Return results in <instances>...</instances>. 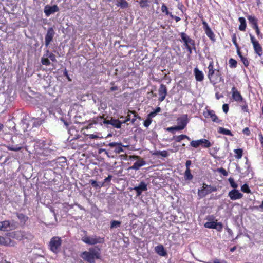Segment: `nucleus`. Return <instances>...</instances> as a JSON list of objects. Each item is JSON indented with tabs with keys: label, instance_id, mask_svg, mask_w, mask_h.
Segmentation results:
<instances>
[{
	"label": "nucleus",
	"instance_id": "9",
	"mask_svg": "<svg viewBox=\"0 0 263 263\" xmlns=\"http://www.w3.org/2000/svg\"><path fill=\"white\" fill-rule=\"evenodd\" d=\"M228 196L232 200L240 199L243 197V194L236 189H233L228 193Z\"/></svg>",
	"mask_w": 263,
	"mask_h": 263
},
{
	"label": "nucleus",
	"instance_id": "31",
	"mask_svg": "<svg viewBox=\"0 0 263 263\" xmlns=\"http://www.w3.org/2000/svg\"><path fill=\"white\" fill-rule=\"evenodd\" d=\"M174 138L175 139V141L177 142H179L181 140H182L184 139H187L189 140H190V138L187 136H186L185 135H180L179 136L174 137Z\"/></svg>",
	"mask_w": 263,
	"mask_h": 263
},
{
	"label": "nucleus",
	"instance_id": "2",
	"mask_svg": "<svg viewBox=\"0 0 263 263\" xmlns=\"http://www.w3.org/2000/svg\"><path fill=\"white\" fill-rule=\"evenodd\" d=\"M62 240L58 236L53 237L50 240L49 247L50 250L55 254L58 253L61 249Z\"/></svg>",
	"mask_w": 263,
	"mask_h": 263
},
{
	"label": "nucleus",
	"instance_id": "11",
	"mask_svg": "<svg viewBox=\"0 0 263 263\" xmlns=\"http://www.w3.org/2000/svg\"><path fill=\"white\" fill-rule=\"evenodd\" d=\"M133 190L136 192V195L139 196L142 192L147 191V184L144 182L141 181L138 186H135Z\"/></svg>",
	"mask_w": 263,
	"mask_h": 263
},
{
	"label": "nucleus",
	"instance_id": "27",
	"mask_svg": "<svg viewBox=\"0 0 263 263\" xmlns=\"http://www.w3.org/2000/svg\"><path fill=\"white\" fill-rule=\"evenodd\" d=\"M218 132L219 133L222 134L223 135H229V136H233V134L232 133V132L230 130L224 128L222 127H218Z\"/></svg>",
	"mask_w": 263,
	"mask_h": 263
},
{
	"label": "nucleus",
	"instance_id": "53",
	"mask_svg": "<svg viewBox=\"0 0 263 263\" xmlns=\"http://www.w3.org/2000/svg\"><path fill=\"white\" fill-rule=\"evenodd\" d=\"M42 123V121L41 119H36L35 120V121H34V122H33V124L34 125V126H39Z\"/></svg>",
	"mask_w": 263,
	"mask_h": 263
},
{
	"label": "nucleus",
	"instance_id": "34",
	"mask_svg": "<svg viewBox=\"0 0 263 263\" xmlns=\"http://www.w3.org/2000/svg\"><path fill=\"white\" fill-rule=\"evenodd\" d=\"M237 52L238 55L240 58L241 61L243 62V64L245 65V66H247L249 65V61H248L247 59L243 57L241 55L239 49L237 50Z\"/></svg>",
	"mask_w": 263,
	"mask_h": 263
},
{
	"label": "nucleus",
	"instance_id": "59",
	"mask_svg": "<svg viewBox=\"0 0 263 263\" xmlns=\"http://www.w3.org/2000/svg\"><path fill=\"white\" fill-rule=\"evenodd\" d=\"M111 178H112L111 175H108V176L104 179V182L103 183L110 182L111 179Z\"/></svg>",
	"mask_w": 263,
	"mask_h": 263
},
{
	"label": "nucleus",
	"instance_id": "56",
	"mask_svg": "<svg viewBox=\"0 0 263 263\" xmlns=\"http://www.w3.org/2000/svg\"><path fill=\"white\" fill-rule=\"evenodd\" d=\"M208 70H214V65H213V62H211L208 67Z\"/></svg>",
	"mask_w": 263,
	"mask_h": 263
},
{
	"label": "nucleus",
	"instance_id": "49",
	"mask_svg": "<svg viewBox=\"0 0 263 263\" xmlns=\"http://www.w3.org/2000/svg\"><path fill=\"white\" fill-rule=\"evenodd\" d=\"M232 42L233 43V44L235 45V47H236L237 48V50L239 49V46L238 45V44L237 43V42H236V34H234L233 35V36H232Z\"/></svg>",
	"mask_w": 263,
	"mask_h": 263
},
{
	"label": "nucleus",
	"instance_id": "48",
	"mask_svg": "<svg viewBox=\"0 0 263 263\" xmlns=\"http://www.w3.org/2000/svg\"><path fill=\"white\" fill-rule=\"evenodd\" d=\"M45 55L48 58H49L52 61H56L55 55L53 53H49V54H46Z\"/></svg>",
	"mask_w": 263,
	"mask_h": 263
},
{
	"label": "nucleus",
	"instance_id": "20",
	"mask_svg": "<svg viewBox=\"0 0 263 263\" xmlns=\"http://www.w3.org/2000/svg\"><path fill=\"white\" fill-rule=\"evenodd\" d=\"M0 245L12 246L14 243L9 238H4L0 236Z\"/></svg>",
	"mask_w": 263,
	"mask_h": 263
},
{
	"label": "nucleus",
	"instance_id": "19",
	"mask_svg": "<svg viewBox=\"0 0 263 263\" xmlns=\"http://www.w3.org/2000/svg\"><path fill=\"white\" fill-rule=\"evenodd\" d=\"M146 164L145 161L143 160H140L135 162L133 165L129 167L128 170H139L141 166L145 165Z\"/></svg>",
	"mask_w": 263,
	"mask_h": 263
},
{
	"label": "nucleus",
	"instance_id": "62",
	"mask_svg": "<svg viewBox=\"0 0 263 263\" xmlns=\"http://www.w3.org/2000/svg\"><path fill=\"white\" fill-rule=\"evenodd\" d=\"M119 89V87L118 86H112L110 87V90L111 91L118 90Z\"/></svg>",
	"mask_w": 263,
	"mask_h": 263
},
{
	"label": "nucleus",
	"instance_id": "35",
	"mask_svg": "<svg viewBox=\"0 0 263 263\" xmlns=\"http://www.w3.org/2000/svg\"><path fill=\"white\" fill-rule=\"evenodd\" d=\"M117 5L121 8H125L128 7V3L126 0H118L117 1Z\"/></svg>",
	"mask_w": 263,
	"mask_h": 263
},
{
	"label": "nucleus",
	"instance_id": "5",
	"mask_svg": "<svg viewBox=\"0 0 263 263\" xmlns=\"http://www.w3.org/2000/svg\"><path fill=\"white\" fill-rule=\"evenodd\" d=\"M215 190V189L211 187L210 185H208L204 183L202 189L198 190V194L200 197L202 198Z\"/></svg>",
	"mask_w": 263,
	"mask_h": 263
},
{
	"label": "nucleus",
	"instance_id": "45",
	"mask_svg": "<svg viewBox=\"0 0 263 263\" xmlns=\"http://www.w3.org/2000/svg\"><path fill=\"white\" fill-rule=\"evenodd\" d=\"M161 11L166 15H168L169 14V12H168V8H167L166 6L164 4H163L162 5Z\"/></svg>",
	"mask_w": 263,
	"mask_h": 263
},
{
	"label": "nucleus",
	"instance_id": "41",
	"mask_svg": "<svg viewBox=\"0 0 263 263\" xmlns=\"http://www.w3.org/2000/svg\"><path fill=\"white\" fill-rule=\"evenodd\" d=\"M41 63H42V64L43 65H46V66H49L51 64V63H50L49 60L48 59V57H47V58L43 57L41 59Z\"/></svg>",
	"mask_w": 263,
	"mask_h": 263
},
{
	"label": "nucleus",
	"instance_id": "12",
	"mask_svg": "<svg viewBox=\"0 0 263 263\" xmlns=\"http://www.w3.org/2000/svg\"><path fill=\"white\" fill-rule=\"evenodd\" d=\"M232 96L233 99L238 102H242L243 98L240 93L237 90L236 88L233 86L231 90Z\"/></svg>",
	"mask_w": 263,
	"mask_h": 263
},
{
	"label": "nucleus",
	"instance_id": "13",
	"mask_svg": "<svg viewBox=\"0 0 263 263\" xmlns=\"http://www.w3.org/2000/svg\"><path fill=\"white\" fill-rule=\"evenodd\" d=\"M177 125H180L183 129L187 125L189 120L187 115H183L177 119Z\"/></svg>",
	"mask_w": 263,
	"mask_h": 263
},
{
	"label": "nucleus",
	"instance_id": "6",
	"mask_svg": "<svg viewBox=\"0 0 263 263\" xmlns=\"http://www.w3.org/2000/svg\"><path fill=\"white\" fill-rule=\"evenodd\" d=\"M250 35V39L252 44H253L255 53L259 56H261L262 54V48L258 42L256 40L254 36Z\"/></svg>",
	"mask_w": 263,
	"mask_h": 263
},
{
	"label": "nucleus",
	"instance_id": "30",
	"mask_svg": "<svg viewBox=\"0 0 263 263\" xmlns=\"http://www.w3.org/2000/svg\"><path fill=\"white\" fill-rule=\"evenodd\" d=\"M91 255L94 257V258L99 259L100 258V252L99 250L95 249H91L89 251Z\"/></svg>",
	"mask_w": 263,
	"mask_h": 263
},
{
	"label": "nucleus",
	"instance_id": "28",
	"mask_svg": "<svg viewBox=\"0 0 263 263\" xmlns=\"http://www.w3.org/2000/svg\"><path fill=\"white\" fill-rule=\"evenodd\" d=\"M239 21L240 23L239 26V29L240 31H245L246 28V23L245 17H239Z\"/></svg>",
	"mask_w": 263,
	"mask_h": 263
},
{
	"label": "nucleus",
	"instance_id": "55",
	"mask_svg": "<svg viewBox=\"0 0 263 263\" xmlns=\"http://www.w3.org/2000/svg\"><path fill=\"white\" fill-rule=\"evenodd\" d=\"M202 24L203 25V27L204 30H207V29L210 28L209 27L208 23L205 21L202 20Z\"/></svg>",
	"mask_w": 263,
	"mask_h": 263
},
{
	"label": "nucleus",
	"instance_id": "43",
	"mask_svg": "<svg viewBox=\"0 0 263 263\" xmlns=\"http://www.w3.org/2000/svg\"><path fill=\"white\" fill-rule=\"evenodd\" d=\"M228 180L229 181V183H230L231 187L234 188V189H236V188H237L238 185L237 183H236L235 182L233 178H229Z\"/></svg>",
	"mask_w": 263,
	"mask_h": 263
},
{
	"label": "nucleus",
	"instance_id": "36",
	"mask_svg": "<svg viewBox=\"0 0 263 263\" xmlns=\"http://www.w3.org/2000/svg\"><path fill=\"white\" fill-rule=\"evenodd\" d=\"M121 222L117 220H112L110 222V228L114 229L118 228L121 226Z\"/></svg>",
	"mask_w": 263,
	"mask_h": 263
},
{
	"label": "nucleus",
	"instance_id": "4",
	"mask_svg": "<svg viewBox=\"0 0 263 263\" xmlns=\"http://www.w3.org/2000/svg\"><path fill=\"white\" fill-rule=\"evenodd\" d=\"M191 145L197 148L200 145H202L205 148H208L211 146L210 142L205 139H201L197 140H193L191 142Z\"/></svg>",
	"mask_w": 263,
	"mask_h": 263
},
{
	"label": "nucleus",
	"instance_id": "47",
	"mask_svg": "<svg viewBox=\"0 0 263 263\" xmlns=\"http://www.w3.org/2000/svg\"><path fill=\"white\" fill-rule=\"evenodd\" d=\"M215 73V69L208 71V77L210 79V81L213 79V76L214 75Z\"/></svg>",
	"mask_w": 263,
	"mask_h": 263
},
{
	"label": "nucleus",
	"instance_id": "25",
	"mask_svg": "<svg viewBox=\"0 0 263 263\" xmlns=\"http://www.w3.org/2000/svg\"><path fill=\"white\" fill-rule=\"evenodd\" d=\"M1 224L2 226V231H8L9 229H10L11 223L9 220L1 221Z\"/></svg>",
	"mask_w": 263,
	"mask_h": 263
},
{
	"label": "nucleus",
	"instance_id": "40",
	"mask_svg": "<svg viewBox=\"0 0 263 263\" xmlns=\"http://www.w3.org/2000/svg\"><path fill=\"white\" fill-rule=\"evenodd\" d=\"M138 2L142 8L146 7L148 6V0H139Z\"/></svg>",
	"mask_w": 263,
	"mask_h": 263
},
{
	"label": "nucleus",
	"instance_id": "57",
	"mask_svg": "<svg viewBox=\"0 0 263 263\" xmlns=\"http://www.w3.org/2000/svg\"><path fill=\"white\" fill-rule=\"evenodd\" d=\"M243 134H246V135H249L250 134L249 129L248 127H246L243 129Z\"/></svg>",
	"mask_w": 263,
	"mask_h": 263
},
{
	"label": "nucleus",
	"instance_id": "60",
	"mask_svg": "<svg viewBox=\"0 0 263 263\" xmlns=\"http://www.w3.org/2000/svg\"><path fill=\"white\" fill-rule=\"evenodd\" d=\"M191 164V161L190 160H187L185 163L186 169H190V166Z\"/></svg>",
	"mask_w": 263,
	"mask_h": 263
},
{
	"label": "nucleus",
	"instance_id": "51",
	"mask_svg": "<svg viewBox=\"0 0 263 263\" xmlns=\"http://www.w3.org/2000/svg\"><path fill=\"white\" fill-rule=\"evenodd\" d=\"M219 172L221 173L223 176H227L228 175V172L226 171L225 169L223 168H220L219 169Z\"/></svg>",
	"mask_w": 263,
	"mask_h": 263
},
{
	"label": "nucleus",
	"instance_id": "37",
	"mask_svg": "<svg viewBox=\"0 0 263 263\" xmlns=\"http://www.w3.org/2000/svg\"><path fill=\"white\" fill-rule=\"evenodd\" d=\"M205 33L206 34V35L212 40H214V37H215V35H214V33L213 32V31H212V30L211 29V28L210 29H208L207 30H205Z\"/></svg>",
	"mask_w": 263,
	"mask_h": 263
},
{
	"label": "nucleus",
	"instance_id": "50",
	"mask_svg": "<svg viewBox=\"0 0 263 263\" xmlns=\"http://www.w3.org/2000/svg\"><path fill=\"white\" fill-rule=\"evenodd\" d=\"M152 122V119L147 118V119L146 120H145V121L144 122V126L146 127H148L149 126V125L151 124Z\"/></svg>",
	"mask_w": 263,
	"mask_h": 263
},
{
	"label": "nucleus",
	"instance_id": "58",
	"mask_svg": "<svg viewBox=\"0 0 263 263\" xmlns=\"http://www.w3.org/2000/svg\"><path fill=\"white\" fill-rule=\"evenodd\" d=\"M156 115V113H155V112H154V111H152V112H150V113L148 115V117H147V118H148V119H152V118L154 117Z\"/></svg>",
	"mask_w": 263,
	"mask_h": 263
},
{
	"label": "nucleus",
	"instance_id": "61",
	"mask_svg": "<svg viewBox=\"0 0 263 263\" xmlns=\"http://www.w3.org/2000/svg\"><path fill=\"white\" fill-rule=\"evenodd\" d=\"M173 129L175 130H180L183 129V128H182L180 125H178L176 126L173 127Z\"/></svg>",
	"mask_w": 263,
	"mask_h": 263
},
{
	"label": "nucleus",
	"instance_id": "39",
	"mask_svg": "<svg viewBox=\"0 0 263 263\" xmlns=\"http://www.w3.org/2000/svg\"><path fill=\"white\" fill-rule=\"evenodd\" d=\"M235 153L236 154L235 156L237 159H240L242 156L243 151L242 149H236L234 150Z\"/></svg>",
	"mask_w": 263,
	"mask_h": 263
},
{
	"label": "nucleus",
	"instance_id": "1",
	"mask_svg": "<svg viewBox=\"0 0 263 263\" xmlns=\"http://www.w3.org/2000/svg\"><path fill=\"white\" fill-rule=\"evenodd\" d=\"M25 143L24 139L21 135H15L11 138V143L7 145L9 150L17 152L21 150Z\"/></svg>",
	"mask_w": 263,
	"mask_h": 263
},
{
	"label": "nucleus",
	"instance_id": "44",
	"mask_svg": "<svg viewBox=\"0 0 263 263\" xmlns=\"http://www.w3.org/2000/svg\"><path fill=\"white\" fill-rule=\"evenodd\" d=\"M241 191L244 193H250L251 190L247 184H243L241 187Z\"/></svg>",
	"mask_w": 263,
	"mask_h": 263
},
{
	"label": "nucleus",
	"instance_id": "18",
	"mask_svg": "<svg viewBox=\"0 0 263 263\" xmlns=\"http://www.w3.org/2000/svg\"><path fill=\"white\" fill-rule=\"evenodd\" d=\"M249 22L251 24L252 28L254 29L256 31V33L258 35L260 34V31L257 24V20L255 18V17H248Z\"/></svg>",
	"mask_w": 263,
	"mask_h": 263
},
{
	"label": "nucleus",
	"instance_id": "22",
	"mask_svg": "<svg viewBox=\"0 0 263 263\" xmlns=\"http://www.w3.org/2000/svg\"><path fill=\"white\" fill-rule=\"evenodd\" d=\"M155 251L157 254L162 256H165L167 253L162 245H159L155 247Z\"/></svg>",
	"mask_w": 263,
	"mask_h": 263
},
{
	"label": "nucleus",
	"instance_id": "52",
	"mask_svg": "<svg viewBox=\"0 0 263 263\" xmlns=\"http://www.w3.org/2000/svg\"><path fill=\"white\" fill-rule=\"evenodd\" d=\"M222 109L224 112L227 113L229 110V105L227 104H224L222 106Z\"/></svg>",
	"mask_w": 263,
	"mask_h": 263
},
{
	"label": "nucleus",
	"instance_id": "63",
	"mask_svg": "<svg viewBox=\"0 0 263 263\" xmlns=\"http://www.w3.org/2000/svg\"><path fill=\"white\" fill-rule=\"evenodd\" d=\"M242 109L246 112L248 111V106L247 105H245L241 106Z\"/></svg>",
	"mask_w": 263,
	"mask_h": 263
},
{
	"label": "nucleus",
	"instance_id": "38",
	"mask_svg": "<svg viewBox=\"0 0 263 263\" xmlns=\"http://www.w3.org/2000/svg\"><path fill=\"white\" fill-rule=\"evenodd\" d=\"M215 223V221H208L204 224V227L206 228L214 229Z\"/></svg>",
	"mask_w": 263,
	"mask_h": 263
},
{
	"label": "nucleus",
	"instance_id": "10",
	"mask_svg": "<svg viewBox=\"0 0 263 263\" xmlns=\"http://www.w3.org/2000/svg\"><path fill=\"white\" fill-rule=\"evenodd\" d=\"M103 123L104 124H110L117 128H120L122 124V122L119 120L113 119L112 118L108 120L104 119Z\"/></svg>",
	"mask_w": 263,
	"mask_h": 263
},
{
	"label": "nucleus",
	"instance_id": "42",
	"mask_svg": "<svg viewBox=\"0 0 263 263\" xmlns=\"http://www.w3.org/2000/svg\"><path fill=\"white\" fill-rule=\"evenodd\" d=\"M229 63L231 68H235L237 66V61L232 58L229 60Z\"/></svg>",
	"mask_w": 263,
	"mask_h": 263
},
{
	"label": "nucleus",
	"instance_id": "17",
	"mask_svg": "<svg viewBox=\"0 0 263 263\" xmlns=\"http://www.w3.org/2000/svg\"><path fill=\"white\" fill-rule=\"evenodd\" d=\"M81 257L84 260L90 263H94L95 262V258L91 255L90 253L87 251H84L82 253Z\"/></svg>",
	"mask_w": 263,
	"mask_h": 263
},
{
	"label": "nucleus",
	"instance_id": "33",
	"mask_svg": "<svg viewBox=\"0 0 263 263\" xmlns=\"http://www.w3.org/2000/svg\"><path fill=\"white\" fill-rule=\"evenodd\" d=\"M90 183H91V185L95 188L101 187L104 185L103 182H97L96 181L93 180H90Z\"/></svg>",
	"mask_w": 263,
	"mask_h": 263
},
{
	"label": "nucleus",
	"instance_id": "16",
	"mask_svg": "<svg viewBox=\"0 0 263 263\" xmlns=\"http://www.w3.org/2000/svg\"><path fill=\"white\" fill-rule=\"evenodd\" d=\"M180 36L181 37V39L184 43V45H194V41L192 40L188 35H187L185 33L181 32L180 33Z\"/></svg>",
	"mask_w": 263,
	"mask_h": 263
},
{
	"label": "nucleus",
	"instance_id": "64",
	"mask_svg": "<svg viewBox=\"0 0 263 263\" xmlns=\"http://www.w3.org/2000/svg\"><path fill=\"white\" fill-rule=\"evenodd\" d=\"M259 141L261 144L263 143V136L261 134L259 135Z\"/></svg>",
	"mask_w": 263,
	"mask_h": 263
},
{
	"label": "nucleus",
	"instance_id": "3",
	"mask_svg": "<svg viewBox=\"0 0 263 263\" xmlns=\"http://www.w3.org/2000/svg\"><path fill=\"white\" fill-rule=\"evenodd\" d=\"M81 240L86 244L89 245H93L97 243H103L104 242V238L97 236L96 235L92 236L85 235L82 237Z\"/></svg>",
	"mask_w": 263,
	"mask_h": 263
},
{
	"label": "nucleus",
	"instance_id": "32",
	"mask_svg": "<svg viewBox=\"0 0 263 263\" xmlns=\"http://www.w3.org/2000/svg\"><path fill=\"white\" fill-rule=\"evenodd\" d=\"M184 178L185 180H191L193 179V176L191 174L190 169H186L184 173Z\"/></svg>",
	"mask_w": 263,
	"mask_h": 263
},
{
	"label": "nucleus",
	"instance_id": "15",
	"mask_svg": "<svg viewBox=\"0 0 263 263\" xmlns=\"http://www.w3.org/2000/svg\"><path fill=\"white\" fill-rule=\"evenodd\" d=\"M59 8L57 5L50 6L47 5L45 7L44 12L47 16L53 14L54 12L58 11Z\"/></svg>",
	"mask_w": 263,
	"mask_h": 263
},
{
	"label": "nucleus",
	"instance_id": "8",
	"mask_svg": "<svg viewBox=\"0 0 263 263\" xmlns=\"http://www.w3.org/2000/svg\"><path fill=\"white\" fill-rule=\"evenodd\" d=\"M107 145L110 147H114L115 149L114 151L116 154H120L121 152H123L124 149L123 147H127V146H124L121 142H110Z\"/></svg>",
	"mask_w": 263,
	"mask_h": 263
},
{
	"label": "nucleus",
	"instance_id": "7",
	"mask_svg": "<svg viewBox=\"0 0 263 263\" xmlns=\"http://www.w3.org/2000/svg\"><path fill=\"white\" fill-rule=\"evenodd\" d=\"M55 32L52 27L48 28L45 37V46L48 47L50 43L53 41Z\"/></svg>",
	"mask_w": 263,
	"mask_h": 263
},
{
	"label": "nucleus",
	"instance_id": "24",
	"mask_svg": "<svg viewBox=\"0 0 263 263\" xmlns=\"http://www.w3.org/2000/svg\"><path fill=\"white\" fill-rule=\"evenodd\" d=\"M208 116H209L211 118L213 122H219L218 117L215 115V114L213 110H208L207 111V115H206L205 114V117L206 118H207Z\"/></svg>",
	"mask_w": 263,
	"mask_h": 263
},
{
	"label": "nucleus",
	"instance_id": "54",
	"mask_svg": "<svg viewBox=\"0 0 263 263\" xmlns=\"http://www.w3.org/2000/svg\"><path fill=\"white\" fill-rule=\"evenodd\" d=\"M133 113L134 114V115L133 118L132 119V123H134L136 121V119H141V117L139 116L138 115L136 114L135 112Z\"/></svg>",
	"mask_w": 263,
	"mask_h": 263
},
{
	"label": "nucleus",
	"instance_id": "14",
	"mask_svg": "<svg viewBox=\"0 0 263 263\" xmlns=\"http://www.w3.org/2000/svg\"><path fill=\"white\" fill-rule=\"evenodd\" d=\"M167 88L165 85L161 84L159 89V95L160 96L159 101L160 102L163 101L167 95Z\"/></svg>",
	"mask_w": 263,
	"mask_h": 263
},
{
	"label": "nucleus",
	"instance_id": "26",
	"mask_svg": "<svg viewBox=\"0 0 263 263\" xmlns=\"http://www.w3.org/2000/svg\"><path fill=\"white\" fill-rule=\"evenodd\" d=\"M153 155L156 156H161L163 157H166L168 156V153L166 151H156L153 153H152Z\"/></svg>",
	"mask_w": 263,
	"mask_h": 263
},
{
	"label": "nucleus",
	"instance_id": "21",
	"mask_svg": "<svg viewBox=\"0 0 263 263\" xmlns=\"http://www.w3.org/2000/svg\"><path fill=\"white\" fill-rule=\"evenodd\" d=\"M196 80L198 81H202L203 80L204 76L202 72L198 69V68H195L194 70Z\"/></svg>",
	"mask_w": 263,
	"mask_h": 263
},
{
	"label": "nucleus",
	"instance_id": "29",
	"mask_svg": "<svg viewBox=\"0 0 263 263\" xmlns=\"http://www.w3.org/2000/svg\"><path fill=\"white\" fill-rule=\"evenodd\" d=\"M16 215L20 222L22 224H25L26 221L28 220V217L22 213H16Z\"/></svg>",
	"mask_w": 263,
	"mask_h": 263
},
{
	"label": "nucleus",
	"instance_id": "46",
	"mask_svg": "<svg viewBox=\"0 0 263 263\" xmlns=\"http://www.w3.org/2000/svg\"><path fill=\"white\" fill-rule=\"evenodd\" d=\"M222 224L220 222H216L214 229H216L218 231H221L222 229Z\"/></svg>",
	"mask_w": 263,
	"mask_h": 263
},
{
	"label": "nucleus",
	"instance_id": "23",
	"mask_svg": "<svg viewBox=\"0 0 263 263\" xmlns=\"http://www.w3.org/2000/svg\"><path fill=\"white\" fill-rule=\"evenodd\" d=\"M222 77L219 72L217 70L213 76V79L211 80V82L213 84L218 83L222 81Z\"/></svg>",
	"mask_w": 263,
	"mask_h": 263
}]
</instances>
